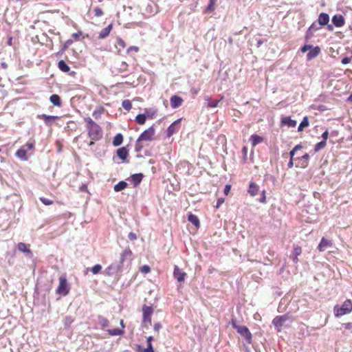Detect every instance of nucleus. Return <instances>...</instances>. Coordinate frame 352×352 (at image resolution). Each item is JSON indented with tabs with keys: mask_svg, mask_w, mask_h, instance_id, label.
<instances>
[{
	"mask_svg": "<svg viewBox=\"0 0 352 352\" xmlns=\"http://www.w3.org/2000/svg\"><path fill=\"white\" fill-rule=\"evenodd\" d=\"M84 120L87 124L86 127L88 131L89 137L92 140H99L102 137L101 127L89 117L85 118Z\"/></svg>",
	"mask_w": 352,
	"mask_h": 352,
	"instance_id": "obj_1",
	"label": "nucleus"
},
{
	"mask_svg": "<svg viewBox=\"0 0 352 352\" xmlns=\"http://www.w3.org/2000/svg\"><path fill=\"white\" fill-rule=\"evenodd\" d=\"M231 324L232 327L236 330L248 344H251L252 341V333L246 326L239 325L236 319L231 320Z\"/></svg>",
	"mask_w": 352,
	"mask_h": 352,
	"instance_id": "obj_2",
	"label": "nucleus"
},
{
	"mask_svg": "<svg viewBox=\"0 0 352 352\" xmlns=\"http://www.w3.org/2000/svg\"><path fill=\"white\" fill-rule=\"evenodd\" d=\"M154 309L152 306L144 305L142 306V327L148 329L151 325V317L153 314Z\"/></svg>",
	"mask_w": 352,
	"mask_h": 352,
	"instance_id": "obj_3",
	"label": "nucleus"
},
{
	"mask_svg": "<svg viewBox=\"0 0 352 352\" xmlns=\"http://www.w3.org/2000/svg\"><path fill=\"white\" fill-rule=\"evenodd\" d=\"M333 311L336 317H340L351 313L352 311V301L351 300H346L341 307L336 305Z\"/></svg>",
	"mask_w": 352,
	"mask_h": 352,
	"instance_id": "obj_4",
	"label": "nucleus"
},
{
	"mask_svg": "<svg viewBox=\"0 0 352 352\" xmlns=\"http://www.w3.org/2000/svg\"><path fill=\"white\" fill-rule=\"evenodd\" d=\"M289 321L290 322L294 321V318L289 314H284L283 316H276L273 320L272 324L277 329L278 331H280L281 327L284 325L285 322Z\"/></svg>",
	"mask_w": 352,
	"mask_h": 352,
	"instance_id": "obj_5",
	"label": "nucleus"
},
{
	"mask_svg": "<svg viewBox=\"0 0 352 352\" xmlns=\"http://www.w3.org/2000/svg\"><path fill=\"white\" fill-rule=\"evenodd\" d=\"M69 287L67 283V280L65 277L61 276L59 278V284L56 289V293L66 296L69 294Z\"/></svg>",
	"mask_w": 352,
	"mask_h": 352,
	"instance_id": "obj_6",
	"label": "nucleus"
},
{
	"mask_svg": "<svg viewBox=\"0 0 352 352\" xmlns=\"http://www.w3.org/2000/svg\"><path fill=\"white\" fill-rule=\"evenodd\" d=\"M155 135L154 126H150L148 129L144 131L138 137V141H152Z\"/></svg>",
	"mask_w": 352,
	"mask_h": 352,
	"instance_id": "obj_7",
	"label": "nucleus"
},
{
	"mask_svg": "<svg viewBox=\"0 0 352 352\" xmlns=\"http://www.w3.org/2000/svg\"><path fill=\"white\" fill-rule=\"evenodd\" d=\"M30 245L29 244L19 242L16 245V248L19 252L24 253L27 258H32L33 257V253L30 250Z\"/></svg>",
	"mask_w": 352,
	"mask_h": 352,
	"instance_id": "obj_8",
	"label": "nucleus"
},
{
	"mask_svg": "<svg viewBox=\"0 0 352 352\" xmlns=\"http://www.w3.org/2000/svg\"><path fill=\"white\" fill-rule=\"evenodd\" d=\"M121 270V265L119 263H113L108 266L104 271V274L112 276L119 272Z\"/></svg>",
	"mask_w": 352,
	"mask_h": 352,
	"instance_id": "obj_9",
	"label": "nucleus"
},
{
	"mask_svg": "<svg viewBox=\"0 0 352 352\" xmlns=\"http://www.w3.org/2000/svg\"><path fill=\"white\" fill-rule=\"evenodd\" d=\"M182 119H177L175 122H173L167 129L166 130V136L168 138L171 137L174 135L179 129V125L181 122Z\"/></svg>",
	"mask_w": 352,
	"mask_h": 352,
	"instance_id": "obj_10",
	"label": "nucleus"
},
{
	"mask_svg": "<svg viewBox=\"0 0 352 352\" xmlns=\"http://www.w3.org/2000/svg\"><path fill=\"white\" fill-rule=\"evenodd\" d=\"M332 246V242L330 240L327 239L324 237H322L320 240V243L318 245V250L320 252L325 251L328 248Z\"/></svg>",
	"mask_w": 352,
	"mask_h": 352,
	"instance_id": "obj_11",
	"label": "nucleus"
},
{
	"mask_svg": "<svg viewBox=\"0 0 352 352\" xmlns=\"http://www.w3.org/2000/svg\"><path fill=\"white\" fill-rule=\"evenodd\" d=\"M332 23L333 24L337 27L340 28L344 25V17L341 14H336L332 17Z\"/></svg>",
	"mask_w": 352,
	"mask_h": 352,
	"instance_id": "obj_12",
	"label": "nucleus"
},
{
	"mask_svg": "<svg viewBox=\"0 0 352 352\" xmlns=\"http://www.w3.org/2000/svg\"><path fill=\"white\" fill-rule=\"evenodd\" d=\"M174 277L179 282H183L186 277V273L184 272L182 270H180L177 265L175 266L174 272H173Z\"/></svg>",
	"mask_w": 352,
	"mask_h": 352,
	"instance_id": "obj_13",
	"label": "nucleus"
},
{
	"mask_svg": "<svg viewBox=\"0 0 352 352\" xmlns=\"http://www.w3.org/2000/svg\"><path fill=\"white\" fill-rule=\"evenodd\" d=\"M170 102L171 107L173 109H176L179 107L182 104L183 99L180 96L174 95L171 96Z\"/></svg>",
	"mask_w": 352,
	"mask_h": 352,
	"instance_id": "obj_14",
	"label": "nucleus"
},
{
	"mask_svg": "<svg viewBox=\"0 0 352 352\" xmlns=\"http://www.w3.org/2000/svg\"><path fill=\"white\" fill-rule=\"evenodd\" d=\"M38 118L43 120L45 122V124L47 126H50L54 121H55L56 120L58 119V116H48L46 114L39 115V116H38Z\"/></svg>",
	"mask_w": 352,
	"mask_h": 352,
	"instance_id": "obj_15",
	"label": "nucleus"
},
{
	"mask_svg": "<svg viewBox=\"0 0 352 352\" xmlns=\"http://www.w3.org/2000/svg\"><path fill=\"white\" fill-rule=\"evenodd\" d=\"M296 121L292 119L290 116H285L281 118V126H287L288 127H295Z\"/></svg>",
	"mask_w": 352,
	"mask_h": 352,
	"instance_id": "obj_16",
	"label": "nucleus"
},
{
	"mask_svg": "<svg viewBox=\"0 0 352 352\" xmlns=\"http://www.w3.org/2000/svg\"><path fill=\"white\" fill-rule=\"evenodd\" d=\"M260 191V187L256 183L251 182L249 185V188L248 190V193L252 196L254 197L258 195Z\"/></svg>",
	"mask_w": 352,
	"mask_h": 352,
	"instance_id": "obj_17",
	"label": "nucleus"
},
{
	"mask_svg": "<svg viewBox=\"0 0 352 352\" xmlns=\"http://www.w3.org/2000/svg\"><path fill=\"white\" fill-rule=\"evenodd\" d=\"M117 156L122 160V162L125 161L129 155V151L125 147H121L117 150Z\"/></svg>",
	"mask_w": 352,
	"mask_h": 352,
	"instance_id": "obj_18",
	"label": "nucleus"
},
{
	"mask_svg": "<svg viewBox=\"0 0 352 352\" xmlns=\"http://www.w3.org/2000/svg\"><path fill=\"white\" fill-rule=\"evenodd\" d=\"M320 48L318 46L313 47L309 50V52L307 54V60H311L314 58H316L320 53Z\"/></svg>",
	"mask_w": 352,
	"mask_h": 352,
	"instance_id": "obj_19",
	"label": "nucleus"
},
{
	"mask_svg": "<svg viewBox=\"0 0 352 352\" xmlns=\"http://www.w3.org/2000/svg\"><path fill=\"white\" fill-rule=\"evenodd\" d=\"M318 21L320 26L327 25L329 21V14L324 12L320 13L318 16Z\"/></svg>",
	"mask_w": 352,
	"mask_h": 352,
	"instance_id": "obj_20",
	"label": "nucleus"
},
{
	"mask_svg": "<svg viewBox=\"0 0 352 352\" xmlns=\"http://www.w3.org/2000/svg\"><path fill=\"white\" fill-rule=\"evenodd\" d=\"M143 179L142 173H135L131 176V182L133 184V186H138Z\"/></svg>",
	"mask_w": 352,
	"mask_h": 352,
	"instance_id": "obj_21",
	"label": "nucleus"
},
{
	"mask_svg": "<svg viewBox=\"0 0 352 352\" xmlns=\"http://www.w3.org/2000/svg\"><path fill=\"white\" fill-rule=\"evenodd\" d=\"M112 28H113V25H112V23H111L107 27L102 29L101 30V32L99 33L98 38L104 39V38H107L109 35L110 32L111 31Z\"/></svg>",
	"mask_w": 352,
	"mask_h": 352,
	"instance_id": "obj_22",
	"label": "nucleus"
},
{
	"mask_svg": "<svg viewBox=\"0 0 352 352\" xmlns=\"http://www.w3.org/2000/svg\"><path fill=\"white\" fill-rule=\"evenodd\" d=\"M250 141L251 142L252 146L254 147L263 141V138L258 135L253 134L250 136Z\"/></svg>",
	"mask_w": 352,
	"mask_h": 352,
	"instance_id": "obj_23",
	"label": "nucleus"
},
{
	"mask_svg": "<svg viewBox=\"0 0 352 352\" xmlns=\"http://www.w3.org/2000/svg\"><path fill=\"white\" fill-rule=\"evenodd\" d=\"M301 252H302V249L300 246L295 245L294 247L293 255L292 256V258L294 263H297L298 262V256L299 255H300Z\"/></svg>",
	"mask_w": 352,
	"mask_h": 352,
	"instance_id": "obj_24",
	"label": "nucleus"
},
{
	"mask_svg": "<svg viewBox=\"0 0 352 352\" xmlns=\"http://www.w3.org/2000/svg\"><path fill=\"white\" fill-rule=\"evenodd\" d=\"M157 109L155 108H146L144 109V114L146 118L153 119L155 118Z\"/></svg>",
	"mask_w": 352,
	"mask_h": 352,
	"instance_id": "obj_25",
	"label": "nucleus"
},
{
	"mask_svg": "<svg viewBox=\"0 0 352 352\" xmlns=\"http://www.w3.org/2000/svg\"><path fill=\"white\" fill-rule=\"evenodd\" d=\"M16 156L18 158H20V159H21L23 160H28L27 149L25 148V146H22L19 149L17 150V151L16 153Z\"/></svg>",
	"mask_w": 352,
	"mask_h": 352,
	"instance_id": "obj_26",
	"label": "nucleus"
},
{
	"mask_svg": "<svg viewBox=\"0 0 352 352\" xmlns=\"http://www.w3.org/2000/svg\"><path fill=\"white\" fill-rule=\"evenodd\" d=\"M50 100L55 106L60 107L61 105L60 98L57 94H52L50 98Z\"/></svg>",
	"mask_w": 352,
	"mask_h": 352,
	"instance_id": "obj_27",
	"label": "nucleus"
},
{
	"mask_svg": "<svg viewBox=\"0 0 352 352\" xmlns=\"http://www.w3.org/2000/svg\"><path fill=\"white\" fill-rule=\"evenodd\" d=\"M128 184L124 181H120L117 184H116L113 187V189L116 192H120L127 187Z\"/></svg>",
	"mask_w": 352,
	"mask_h": 352,
	"instance_id": "obj_28",
	"label": "nucleus"
},
{
	"mask_svg": "<svg viewBox=\"0 0 352 352\" xmlns=\"http://www.w3.org/2000/svg\"><path fill=\"white\" fill-rule=\"evenodd\" d=\"M123 142V136L121 133H118L115 135L113 140V145L114 146H118L122 144Z\"/></svg>",
	"mask_w": 352,
	"mask_h": 352,
	"instance_id": "obj_29",
	"label": "nucleus"
},
{
	"mask_svg": "<svg viewBox=\"0 0 352 352\" xmlns=\"http://www.w3.org/2000/svg\"><path fill=\"white\" fill-rule=\"evenodd\" d=\"M98 321L102 329H105L109 326V320L102 316H98Z\"/></svg>",
	"mask_w": 352,
	"mask_h": 352,
	"instance_id": "obj_30",
	"label": "nucleus"
},
{
	"mask_svg": "<svg viewBox=\"0 0 352 352\" xmlns=\"http://www.w3.org/2000/svg\"><path fill=\"white\" fill-rule=\"evenodd\" d=\"M309 122L308 117L305 116L298 127V131L300 132V131H303V129L305 127H307L309 126Z\"/></svg>",
	"mask_w": 352,
	"mask_h": 352,
	"instance_id": "obj_31",
	"label": "nucleus"
},
{
	"mask_svg": "<svg viewBox=\"0 0 352 352\" xmlns=\"http://www.w3.org/2000/svg\"><path fill=\"white\" fill-rule=\"evenodd\" d=\"M132 255V252L129 248L125 249L120 256V263H122L125 261L126 258L131 257Z\"/></svg>",
	"mask_w": 352,
	"mask_h": 352,
	"instance_id": "obj_32",
	"label": "nucleus"
},
{
	"mask_svg": "<svg viewBox=\"0 0 352 352\" xmlns=\"http://www.w3.org/2000/svg\"><path fill=\"white\" fill-rule=\"evenodd\" d=\"M58 67L60 70L64 72H68L70 70V67L63 60H60L58 62Z\"/></svg>",
	"mask_w": 352,
	"mask_h": 352,
	"instance_id": "obj_33",
	"label": "nucleus"
},
{
	"mask_svg": "<svg viewBox=\"0 0 352 352\" xmlns=\"http://www.w3.org/2000/svg\"><path fill=\"white\" fill-rule=\"evenodd\" d=\"M205 100L208 101L207 106L210 108H214L218 106L220 100H212L209 97H206Z\"/></svg>",
	"mask_w": 352,
	"mask_h": 352,
	"instance_id": "obj_34",
	"label": "nucleus"
},
{
	"mask_svg": "<svg viewBox=\"0 0 352 352\" xmlns=\"http://www.w3.org/2000/svg\"><path fill=\"white\" fill-rule=\"evenodd\" d=\"M188 219L195 226H196L197 228L199 226V225H200L199 220L198 217L196 215L190 214L188 215Z\"/></svg>",
	"mask_w": 352,
	"mask_h": 352,
	"instance_id": "obj_35",
	"label": "nucleus"
},
{
	"mask_svg": "<svg viewBox=\"0 0 352 352\" xmlns=\"http://www.w3.org/2000/svg\"><path fill=\"white\" fill-rule=\"evenodd\" d=\"M107 332L111 336H122L124 331L120 329H108Z\"/></svg>",
	"mask_w": 352,
	"mask_h": 352,
	"instance_id": "obj_36",
	"label": "nucleus"
},
{
	"mask_svg": "<svg viewBox=\"0 0 352 352\" xmlns=\"http://www.w3.org/2000/svg\"><path fill=\"white\" fill-rule=\"evenodd\" d=\"M146 114H138L135 117V122L139 124H144L146 122Z\"/></svg>",
	"mask_w": 352,
	"mask_h": 352,
	"instance_id": "obj_37",
	"label": "nucleus"
},
{
	"mask_svg": "<svg viewBox=\"0 0 352 352\" xmlns=\"http://www.w3.org/2000/svg\"><path fill=\"white\" fill-rule=\"evenodd\" d=\"M318 29H319V28L317 27V25L316 24L313 23L308 28L307 33H306V36L307 37L311 36L313 34V33L314 32L317 31Z\"/></svg>",
	"mask_w": 352,
	"mask_h": 352,
	"instance_id": "obj_38",
	"label": "nucleus"
},
{
	"mask_svg": "<svg viewBox=\"0 0 352 352\" xmlns=\"http://www.w3.org/2000/svg\"><path fill=\"white\" fill-rule=\"evenodd\" d=\"M138 352H155L151 343L148 344L147 347L144 349H142L141 346H138Z\"/></svg>",
	"mask_w": 352,
	"mask_h": 352,
	"instance_id": "obj_39",
	"label": "nucleus"
},
{
	"mask_svg": "<svg viewBox=\"0 0 352 352\" xmlns=\"http://www.w3.org/2000/svg\"><path fill=\"white\" fill-rule=\"evenodd\" d=\"M63 322L65 328H69L71 324L74 322V319L72 316H68L64 318Z\"/></svg>",
	"mask_w": 352,
	"mask_h": 352,
	"instance_id": "obj_40",
	"label": "nucleus"
},
{
	"mask_svg": "<svg viewBox=\"0 0 352 352\" xmlns=\"http://www.w3.org/2000/svg\"><path fill=\"white\" fill-rule=\"evenodd\" d=\"M327 145V142L324 141H320L318 142L314 146V151L318 152L319 151L323 149Z\"/></svg>",
	"mask_w": 352,
	"mask_h": 352,
	"instance_id": "obj_41",
	"label": "nucleus"
},
{
	"mask_svg": "<svg viewBox=\"0 0 352 352\" xmlns=\"http://www.w3.org/2000/svg\"><path fill=\"white\" fill-rule=\"evenodd\" d=\"M214 3H215L214 0H210L209 3H208V6L206 8L204 12L206 13L213 12L214 10Z\"/></svg>",
	"mask_w": 352,
	"mask_h": 352,
	"instance_id": "obj_42",
	"label": "nucleus"
},
{
	"mask_svg": "<svg viewBox=\"0 0 352 352\" xmlns=\"http://www.w3.org/2000/svg\"><path fill=\"white\" fill-rule=\"evenodd\" d=\"M122 107L126 111L131 110L132 108L131 102L129 100H124L122 102Z\"/></svg>",
	"mask_w": 352,
	"mask_h": 352,
	"instance_id": "obj_43",
	"label": "nucleus"
},
{
	"mask_svg": "<svg viewBox=\"0 0 352 352\" xmlns=\"http://www.w3.org/2000/svg\"><path fill=\"white\" fill-rule=\"evenodd\" d=\"M141 142L142 141H138V138L137 139V140L135 142V151L137 153L140 152L144 147L143 145L142 144Z\"/></svg>",
	"mask_w": 352,
	"mask_h": 352,
	"instance_id": "obj_44",
	"label": "nucleus"
},
{
	"mask_svg": "<svg viewBox=\"0 0 352 352\" xmlns=\"http://www.w3.org/2000/svg\"><path fill=\"white\" fill-rule=\"evenodd\" d=\"M102 269V266L100 264L95 265L91 270L94 274H97L100 272Z\"/></svg>",
	"mask_w": 352,
	"mask_h": 352,
	"instance_id": "obj_45",
	"label": "nucleus"
},
{
	"mask_svg": "<svg viewBox=\"0 0 352 352\" xmlns=\"http://www.w3.org/2000/svg\"><path fill=\"white\" fill-rule=\"evenodd\" d=\"M39 200L45 206H50L53 204V201L45 197H40Z\"/></svg>",
	"mask_w": 352,
	"mask_h": 352,
	"instance_id": "obj_46",
	"label": "nucleus"
},
{
	"mask_svg": "<svg viewBox=\"0 0 352 352\" xmlns=\"http://www.w3.org/2000/svg\"><path fill=\"white\" fill-rule=\"evenodd\" d=\"M94 11L95 16L97 17H99V16H101L103 15V11L102 10L101 8H100L98 7L95 8Z\"/></svg>",
	"mask_w": 352,
	"mask_h": 352,
	"instance_id": "obj_47",
	"label": "nucleus"
},
{
	"mask_svg": "<svg viewBox=\"0 0 352 352\" xmlns=\"http://www.w3.org/2000/svg\"><path fill=\"white\" fill-rule=\"evenodd\" d=\"M151 268L148 265H144L140 267V272L144 274L150 272Z\"/></svg>",
	"mask_w": 352,
	"mask_h": 352,
	"instance_id": "obj_48",
	"label": "nucleus"
},
{
	"mask_svg": "<svg viewBox=\"0 0 352 352\" xmlns=\"http://www.w3.org/2000/svg\"><path fill=\"white\" fill-rule=\"evenodd\" d=\"M117 44L118 46H120L122 48H124L126 47V43L123 39L121 38H118L117 39Z\"/></svg>",
	"mask_w": 352,
	"mask_h": 352,
	"instance_id": "obj_49",
	"label": "nucleus"
},
{
	"mask_svg": "<svg viewBox=\"0 0 352 352\" xmlns=\"http://www.w3.org/2000/svg\"><path fill=\"white\" fill-rule=\"evenodd\" d=\"M127 67H128V65L126 64V62H122L120 65V67H119V70L120 72H125L127 70Z\"/></svg>",
	"mask_w": 352,
	"mask_h": 352,
	"instance_id": "obj_50",
	"label": "nucleus"
},
{
	"mask_svg": "<svg viewBox=\"0 0 352 352\" xmlns=\"http://www.w3.org/2000/svg\"><path fill=\"white\" fill-rule=\"evenodd\" d=\"M266 201V197H265V190H263L262 192H261V197L258 199V201L261 202V203H265Z\"/></svg>",
	"mask_w": 352,
	"mask_h": 352,
	"instance_id": "obj_51",
	"label": "nucleus"
},
{
	"mask_svg": "<svg viewBox=\"0 0 352 352\" xmlns=\"http://www.w3.org/2000/svg\"><path fill=\"white\" fill-rule=\"evenodd\" d=\"M225 201L224 198L221 197L217 199V204L215 206L216 208H219Z\"/></svg>",
	"mask_w": 352,
	"mask_h": 352,
	"instance_id": "obj_52",
	"label": "nucleus"
},
{
	"mask_svg": "<svg viewBox=\"0 0 352 352\" xmlns=\"http://www.w3.org/2000/svg\"><path fill=\"white\" fill-rule=\"evenodd\" d=\"M128 238L130 241H135L137 239V235L135 233L131 232L128 234Z\"/></svg>",
	"mask_w": 352,
	"mask_h": 352,
	"instance_id": "obj_53",
	"label": "nucleus"
},
{
	"mask_svg": "<svg viewBox=\"0 0 352 352\" xmlns=\"http://www.w3.org/2000/svg\"><path fill=\"white\" fill-rule=\"evenodd\" d=\"M162 326L160 322H156L153 325V329L155 331L157 332H158L162 329Z\"/></svg>",
	"mask_w": 352,
	"mask_h": 352,
	"instance_id": "obj_54",
	"label": "nucleus"
},
{
	"mask_svg": "<svg viewBox=\"0 0 352 352\" xmlns=\"http://www.w3.org/2000/svg\"><path fill=\"white\" fill-rule=\"evenodd\" d=\"M328 136H329V131L327 129L325 130L324 132L322 133V141H324L325 142H327V140L328 138Z\"/></svg>",
	"mask_w": 352,
	"mask_h": 352,
	"instance_id": "obj_55",
	"label": "nucleus"
},
{
	"mask_svg": "<svg viewBox=\"0 0 352 352\" xmlns=\"http://www.w3.org/2000/svg\"><path fill=\"white\" fill-rule=\"evenodd\" d=\"M132 51H134L135 52H138L139 51V47L137 46H131L127 49L128 54Z\"/></svg>",
	"mask_w": 352,
	"mask_h": 352,
	"instance_id": "obj_56",
	"label": "nucleus"
},
{
	"mask_svg": "<svg viewBox=\"0 0 352 352\" xmlns=\"http://www.w3.org/2000/svg\"><path fill=\"white\" fill-rule=\"evenodd\" d=\"M342 327L346 329L352 331V322L344 323Z\"/></svg>",
	"mask_w": 352,
	"mask_h": 352,
	"instance_id": "obj_57",
	"label": "nucleus"
},
{
	"mask_svg": "<svg viewBox=\"0 0 352 352\" xmlns=\"http://www.w3.org/2000/svg\"><path fill=\"white\" fill-rule=\"evenodd\" d=\"M351 58L346 56L342 59L341 63L343 65H346L351 62Z\"/></svg>",
	"mask_w": 352,
	"mask_h": 352,
	"instance_id": "obj_58",
	"label": "nucleus"
},
{
	"mask_svg": "<svg viewBox=\"0 0 352 352\" xmlns=\"http://www.w3.org/2000/svg\"><path fill=\"white\" fill-rule=\"evenodd\" d=\"M309 158V155L308 153H305L300 158H297V160H304L308 162Z\"/></svg>",
	"mask_w": 352,
	"mask_h": 352,
	"instance_id": "obj_59",
	"label": "nucleus"
},
{
	"mask_svg": "<svg viewBox=\"0 0 352 352\" xmlns=\"http://www.w3.org/2000/svg\"><path fill=\"white\" fill-rule=\"evenodd\" d=\"M92 116H93L96 119H98L99 118H100V116H101V111H97V110H95V111L93 112Z\"/></svg>",
	"mask_w": 352,
	"mask_h": 352,
	"instance_id": "obj_60",
	"label": "nucleus"
},
{
	"mask_svg": "<svg viewBox=\"0 0 352 352\" xmlns=\"http://www.w3.org/2000/svg\"><path fill=\"white\" fill-rule=\"evenodd\" d=\"M312 47V45H305L301 48L302 52H306L307 51L309 50Z\"/></svg>",
	"mask_w": 352,
	"mask_h": 352,
	"instance_id": "obj_61",
	"label": "nucleus"
},
{
	"mask_svg": "<svg viewBox=\"0 0 352 352\" xmlns=\"http://www.w3.org/2000/svg\"><path fill=\"white\" fill-rule=\"evenodd\" d=\"M72 43H73V41L72 39H68L67 41H66L64 44V47H63V50L67 48Z\"/></svg>",
	"mask_w": 352,
	"mask_h": 352,
	"instance_id": "obj_62",
	"label": "nucleus"
},
{
	"mask_svg": "<svg viewBox=\"0 0 352 352\" xmlns=\"http://www.w3.org/2000/svg\"><path fill=\"white\" fill-rule=\"evenodd\" d=\"M81 32H75L72 34V37L75 39H78L81 36Z\"/></svg>",
	"mask_w": 352,
	"mask_h": 352,
	"instance_id": "obj_63",
	"label": "nucleus"
},
{
	"mask_svg": "<svg viewBox=\"0 0 352 352\" xmlns=\"http://www.w3.org/2000/svg\"><path fill=\"white\" fill-rule=\"evenodd\" d=\"M230 188H231V187H230V185H226V186H225L223 192H224V193H225L226 195H228V194L229 193V192H230Z\"/></svg>",
	"mask_w": 352,
	"mask_h": 352,
	"instance_id": "obj_64",
	"label": "nucleus"
}]
</instances>
